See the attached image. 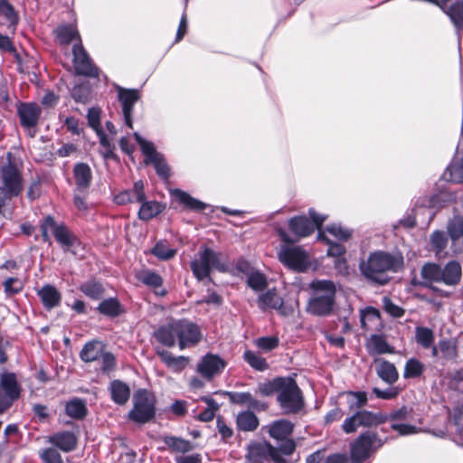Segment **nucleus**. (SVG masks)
Returning a JSON list of instances; mask_svg holds the SVG:
<instances>
[{
	"label": "nucleus",
	"mask_w": 463,
	"mask_h": 463,
	"mask_svg": "<svg viewBox=\"0 0 463 463\" xmlns=\"http://www.w3.org/2000/svg\"><path fill=\"white\" fill-rule=\"evenodd\" d=\"M326 232L334 236L335 239L343 241H348L352 234L353 231L343 226L341 223H332L326 227Z\"/></svg>",
	"instance_id": "864d4df0"
},
{
	"label": "nucleus",
	"mask_w": 463,
	"mask_h": 463,
	"mask_svg": "<svg viewBox=\"0 0 463 463\" xmlns=\"http://www.w3.org/2000/svg\"><path fill=\"white\" fill-rule=\"evenodd\" d=\"M156 416V397L146 389H138L133 396V408L128 419L137 424H146Z\"/></svg>",
	"instance_id": "39448f33"
},
{
	"label": "nucleus",
	"mask_w": 463,
	"mask_h": 463,
	"mask_svg": "<svg viewBox=\"0 0 463 463\" xmlns=\"http://www.w3.org/2000/svg\"><path fill=\"white\" fill-rule=\"evenodd\" d=\"M243 358L245 362L257 371L263 372L269 368L266 359L253 351L246 350L243 354Z\"/></svg>",
	"instance_id": "8fccbe9b"
},
{
	"label": "nucleus",
	"mask_w": 463,
	"mask_h": 463,
	"mask_svg": "<svg viewBox=\"0 0 463 463\" xmlns=\"http://www.w3.org/2000/svg\"><path fill=\"white\" fill-rule=\"evenodd\" d=\"M0 186L10 191L12 194L19 196L22 194L24 188L23 178L14 165L8 163L2 166Z\"/></svg>",
	"instance_id": "dca6fc26"
},
{
	"label": "nucleus",
	"mask_w": 463,
	"mask_h": 463,
	"mask_svg": "<svg viewBox=\"0 0 463 463\" xmlns=\"http://www.w3.org/2000/svg\"><path fill=\"white\" fill-rule=\"evenodd\" d=\"M386 422V418L381 411L374 412L368 410H358L346 417L341 429L345 434L355 433L359 428L373 429Z\"/></svg>",
	"instance_id": "0eeeda50"
},
{
	"label": "nucleus",
	"mask_w": 463,
	"mask_h": 463,
	"mask_svg": "<svg viewBox=\"0 0 463 463\" xmlns=\"http://www.w3.org/2000/svg\"><path fill=\"white\" fill-rule=\"evenodd\" d=\"M154 256L161 260H168L175 257L176 250L170 248L166 242L158 241L151 250Z\"/></svg>",
	"instance_id": "5fc2aeb1"
},
{
	"label": "nucleus",
	"mask_w": 463,
	"mask_h": 463,
	"mask_svg": "<svg viewBox=\"0 0 463 463\" xmlns=\"http://www.w3.org/2000/svg\"><path fill=\"white\" fill-rule=\"evenodd\" d=\"M449 17L453 24L456 33L458 35V41H460V33H463V0L457 1L452 4L445 12Z\"/></svg>",
	"instance_id": "2f4dec72"
},
{
	"label": "nucleus",
	"mask_w": 463,
	"mask_h": 463,
	"mask_svg": "<svg viewBox=\"0 0 463 463\" xmlns=\"http://www.w3.org/2000/svg\"><path fill=\"white\" fill-rule=\"evenodd\" d=\"M279 260L286 267L296 271L303 272L309 266L308 255L299 246L281 248Z\"/></svg>",
	"instance_id": "ddd939ff"
},
{
	"label": "nucleus",
	"mask_w": 463,
	"mask_h": 463,
	"mask_svg": "<svg viewBox=\"0 0 463 463\" xmlns=\"http://www.w3.org/2000/svg\"><path fill=\"white\" fill-rule=\"evenodd\" d=\"M247 285L254 291L259 292L267 288L268 282L264 274L255 271L249 275L247 279Z\"/></svg>",
	"instance_id": "6e6d98bb"
},
{
	"label": "nucleus",
	"mask_w": 463,
	"mask_h": 463,
	"mask_svg": "<svg viewBox=\"0 0 463 463\" xmlns=\"http://www.w3.org/2000/svg\"><path fill=\"white\" fill-rule=\"evenodd\" d=\"M312 290L307 309L308 313L326 317L332 313L335 303L336 288L332 280L317 279L310 283Z\"/></svg>",
	"instance_id": "f03ea898"
},
{
	"label": "nucleus",
	"mask_w": 463,
	"mask_h": 463,
	"mask_svg": "<svg viewBox=\"0 0 463 463\" xmlns=\"http://www.w3.org/2000/svg\"><path fill=\"white\" fill-rule=\"evenodd\" d=\"M117 90L118 98L122 107L125 124L129 128H133L132 114L135 104L140 99L139 90L137 89H125L119 86L117 87Z\"/></svg>",
	"instance_id": "2eb2a0df"
},
{
	"label": "nucleus",
	"mask_w": 463,
	"mask_h": 463,
	"mask_svg": "<svg viewBox=\"0 0 463 463\" xmlns=\"http://www.w3.org/2000/svg\"><path fill=\"white\" fill-rule=\"evenodd\" d=\"M17 116L22 128H25L32 137L35 136L34 128L42 115V109L34 102H17Z\"/></svg>",
	"instance_id": "f8f14e48"
},
{
	"label": "nucleus",
	"mask_w": 463,
	"mask_h": 463,
	"mask_svg": "<svg viewBox=\"0 0 463 463\" xmlns=\"http://www.w3.org/2000/svg\"><path fill=\"white\" fill-rule=\"evenodd\" d=\"M246 458L248 463H265L268 459L274 463H288L279 454L277 448L267 441L249 445Z\"/></svg>",
	"instance_id": "9b49d317"
},
{
	"label": "nucleus",
	"mask_w": 463,
	"mask_h": 463,
	"mask_svg": "<svg viewBox=\"0 0 463 463\" xmlns=\"http://www.w3.org/2000/svg\"><path fill=\"white\" fill-rule=\"evenodd\" d=\"M37 295L41 298L43 307L51 310L58 307L61 300V295L57 288L50 284L43 285Z\"/></svg>",
	"instance_id": "393cba45"
},
{
	"label": "nucleus",
	"mask_w": 463,
	"mask_h": 463,
	"mask_svg": "<svg viewBox=\"0 0 463 463\" xmlns=\"http://www.w3.org/2000/svg\"><path fill=\"white\" fill-rule=\"evenodd\" d=\"M139 203H141V205L138 210L137 216L139 220L144 222H147L155 218L165 210V205L157 201H147L145 199L144 201L139 202Z\"/></svg>",
	"instance_id": "c756f323"
},
{
	"label": "nucleus",
	"mask_w": 463,
	"mask_h": 463,
	"mask_svg": "<svg viewBox=\"0 0 463 463\" xmlns=\"http://www.w3.org/2000/svg\"><path fill=\"white\" fill-rule=\"evenodd\" d=\"M403 266V258L384 250L371 252L359 262V270L364 279L377 285L390 281L389 272H398Z\"/></svg>",
	"instance_id": "f257e3e1"
},
{
	"label": "nucleus",
	"mask_w": 463,
	"mask_h": 463,
	"mask_svg": "<svg viewBox=\"0 0 463 463\" xmlns=\"http://www.w3.org/2000/svg\"><path fill=\"white\" fill-rule=\"evenodd\" d=\"M76 192L84 194L90 187L92 180V172L86 163H77L73 167Z\"/></svg>",
	"instance_id": "aec40b11"
},
{
	"label": "nucleus",
	"mask_w": 463,
	"mask_h": 463,
	"mask_svg": "<svg viewBox=\"0 0 463 463\" xmlns=\"http://www.w3.org/2000/svg\"><path fill=\"white\" fill-rule=\"evenodd\" d=\"M72 54L73 66L77 75L90 78H97L99 76V68L91 61V59L80 43L73 45Z\"/></svg>",
	"instance_id": "4468645a"
},
{
	"label": "nucleus",
	"mask_w": 463,
	"mask_h": 463,
	"mask_svg": "<svg viewBox=\"0 0 463 463\" xmlns=\"http://www.w3.org/2000/svg\"><path fill=\"white\" fill-rule=\"evenodd\" d=\"M111 400L118 405H124L130 397L129 386L120 380H113L109 387Z\"/></svg>",
	"instance_id": "bb28decb"
},
{
	"label": "nucleus",
	"mask_w": 463,
	"mask_h": 463,
	"mask_svg": "<svg viewBox=\"0 0 463 463\" xmlns=\"http://www.w3.org/2000/svg\"><path fill=\"white\" fill-rule=\"evenodd\" d=\"M146 199V194L144 191V183L138 180L134 183L131 189L124 190L118 194L114 201L117 204L124 205L127 203H139Z\"/></svg>",
	"instance_id": "6ab92c4d"
},
{
	"label": "nucleus",
	"mask_w": 463,
	"mask_h": 463,
	"mask_svg": "<svg viewBox=\"0 0 463 463\" xmlns=\"http://www.w3.org/2000/svg\"><path fill=\"white\" fill-rule=\"evenodd\" d=\"M16 194H12L10 191L5 190L0 186V215L6 219H12L14 208L12 206V200L17 197Z\"/></svg>",
	"instance_id": "37998d69"
},
{
	"label": "nucleus",
	"mask_w": 463,
	"mask_h": 463,
	"mask_svg": "<svg viewBox=\"0 0 463 463\" xmlns=\"http://www.w3.org/2000/svg\"><path fill=\"white\" fill-rule=\"evenodd\" d=\"M71 97L78 103H87L90 99V89L84 85H76L71 90Z\"/></svg>",
	"instance_id": "69168bd1"
},
{
	"label": "nucleus",
	"mask_w": 463,
	"mask_h": 463,
	"mask_svg": "<svg viewBox=\"0 0 463 463\" xmlns=\"http://www.w3.org/2000/svg\"><path fill=\"white\" fill-rule=\"evenodd\" d=\"M80 290L92 299L101 298L104 293L102 285L96 280H88L82 283L80 286Z\"/></svg>",
	"instance_id": "09e8293b"
},
{
	"label": "nucleus",
	"mask_w": 463,
	"mask_h": 463,
	"mask_svg": "<svg viewBox=\"0 0 463 463\" xmlns=\"http://www.w3.org/2000/svg\"><path fill=\"white\" fill-rule=\"evenodd\" d=\"M172 194L185 209L190 211L202 212L208 206L203 202L191 196L188 193L181 189H175Z\"/></svg>",
	"instance_id": "cd10ccee"
},
{
	"label": "nucleus",
	"mask_w": 463,
	"mask_h": 463,
	"mask_svg": "<svg viewBox=\"0 0 463 463\" xmlns=\"http://www.w3.org/2000/svg\"><path fill=\"white\" fill-rule=\"evenodd\" d=\"M293 424L287 420H279L269 427V434L271 438L280 440L288 438L293 431Z\"/></svg>",
	"instance_id": "473e14b6"
},
{
	"label": "nucleus",
	"mask_w": 463,
	"mask_h": 463,
	"mask_svg": "<svg viewBox=\"0 0 463 463\" xmlns=\"http://www.w3.org/2000/svg\"><path fill=\"white\" fill-rule=\"evenodd\" d=\"M257 347L264 352H269L276 349L279 345V339L277 336H262L255 340Z\"/></svg>",
	"instance_id": "13d9d810"
},
{
	"label": "nucleus",
	"mask_w": 463,
	"mask_h": 463,
	"mask_svg": "<svg viewBox=\"0 0 463 463\" xmlns=\"http://www.w3.org/2000/svg\"><path fill=\"white\" fill-rule=\"evenodd\" d=\"M101 359L100 370L103 373L109 374L114 371L117 365L116 357L110 352H103L99 357Z\"/></svg>",
	"instance_id": "680f3d73"
},
{
	"label": "nucleus",
	"mask_w": 463,
	"mask_h": 463,
	"mask_svg": "<svg viewBox=\"0 0 463 463\" xmlns=\"http://www.w3.org/2000/svg\"><path fill=\"white\" fill-rule=\"evenodd\" d=\"M318 239L324 240L327 243V245H328L327 255L328 256L341 257L346 251V249L343 244L331 241L330 240L326 238L322 234L321 232H319V233H318Z\"/></svg>",
	"instance_id": "052dcab7"
},
{
	"label": "nucleus",
	"mask_w": 463,
	"mask_h": 463,
	"mask_svg": "<svg viewBox=\"0 0 463 463\" xmlns=\"http://www.w3.org/2000/svg\"><path fill=\"white\" fill-rule=\"evenodd\" d=\"M277 402L286 414H298L304 410L303 393L294 378L286 377L282 388L277 395Z\"/></svg>",
	"instance_id": "423d86ee"
},
{
	"label": "nucleus",
	"mask_w": 463,
	"mask_h": 463,
	"mask_svg": "<svg viewBox=\"0 0 463 463\" xmlns=\"http://www.w3.org/2000/svg\"><path fill=\"white\" fill-rule=\"evenodd\" d=\"M222 254L208 247H202L197 257L190 263V268L198 280L210 278L211 271H225L226 265L222 262Z\"/></svg>",
	"instance_id": "7ed1b4c3"
},
{
	"label": "nucleus",
	"mask_w": 463,
	"mask_h": 463,
	"mask_svg": "<svg viewBox=\"0 0 463 463\" xmlns=\"http://www.w3.org/2000/svg\"><path fill=\"white\" fill-rule=\"evenodd\" d=\"M346 397V403L350 412L354 413L358 410H364V407L367 404L368 397L365 392H354L349 391L345 393Z\"/></svg>",
	"instance_id": "e433bc0d"
},
{
	"label": "nucleus",
	"mask_w": 463,
	"mask_h": 463,
	"mask_svg": "<svg viewBox=\"0 0 463 463\" xmlns=\"http://www.w3.org/2000/svg\"><path fill=\"white\" fill-rule=\"evenodd\" d=\"M376 364V373L381 380L388 384H393L398 381L399 373L392 363L379 359Z\"/></svg>",
	"instance_id": "a878e982"
},
{
	"label": "nucleus",
	"mask_w": 463,
	"mask_h": 463,
	"mask_svg": "<svg viewBox=\"0 0 463 463\" xmlns=\"http://www.w3.org/2000/svg\"><path fill=\"white\" fill-rule=\"evenodd\" d=\"M154 337L157 342L165 346H175L177 339L175 332V320L169 322L167 325L159 326L154 332Z\"/></svg>",
	"instance_id": "b1692460"
},
{
	"label": "nucleus",
	"mask_w": 463,
	"mask_h": 463,
	"mask_svg": "<svg viewBox=\"0 0 463 463\" xmlns=\"http://www.w3.org/2000/svg\"><path fill=\"white\" fill-rule=\"evenodd\" d=\"M47 442L63 452H71L76 449L78 439L77 436L69 430H62L53 433L47 438Z\"/></svg>",
	"instance_id": "a211bd4d"
},
{
	"label": "nucleus",
	"mask_w": 463,
	"mask_h": 463,
	"mask_svg": "<svg viewBox=\"0 0 463 463\" xmlns=\"http://www.w3.org/2000/svg\"><path fill=\"white\" fill-rule=\"evenodd\" d=\"M163 441L174 452L186 453L194 449L190 440L175 436H164Z\"/></svg>",
	"instance_id": "a19ab883"
},
{
	"label": "nucleus",
	"mask_w": 463,
	"mask_h": 463,
	"mask_svg": "<svg viewBox=\"0 0 463 463\" xmlns=\"http://www.w3.org/2000/svg\"><path fill=\"white\" fill-rule=\"evenodd\" d=\"M175 332L180 350L195 346L203 339L200 326L188 319L175 320Z\"/></svg>",
	"instance_id": "9d476101"
},
{
	"label": "nucleus",
	"mask_w": 463,
	"mask_h": 463,
	"mask_svg": "<svg viewBox=\"0 0 463 463\" xmlns=\"http://www.w3.org/2000/svg\"><path fill=\"white\" fill-rule=\"evenodd\" d=\"M384 444L378 433L372 430L362 432L350 445L352 463H363L371 454L377 451Z\"/></svg>",
	"instance_id": "20e7f679"
},
{
	"label": "nucleus",
	"mask_w": 463,
	"mask_h": 463,
	"mask_svg": "<svg viewBox=\"0 0 463 463\" xmlns=\"http://www.w3.org/2000/svg\"><path fill=\"white\" fill-rule=\"evenodd\" d=\"M53 236L64 251L74 253L73 248L80 245L78 237L73 234L64 224L55 228Z\"/></svg>",
	"instance_id": "4be33fe9"
},
{
	"label": "nucleus",
	"mask_w": 463,
	"mask_h": 463,
	"mask_svg": "<svg viewBox=\"0 0 463 463\" xmlns=\"http://www.w3.org/2000/svg\"><path fill=\"white\" fill-rule=\"evenodd\" d=\"M226 362L218 354L211 353L202 357L197 364V372L206 380H212L220 374L225 368Z\"/></svg>",
	"instance_id": "f3484780"
},
{
	"label": "nucleus",
	"mask_w": 463,
	"mask_h": 463,
	"mask_svg": "<svg viewBox=\"0 0 463 463\" xmlns=\"http://www.w3.org/2000/svg\"><path fill=\"white\" fill-rule=\"evenodd\" d=\"M89 126L94 129L97 134L102 132L100 129V109L96 107L90 108L87 113Z\"/></svg>",
	"instance_id": "e2e57ef3"
},
{
	"label": "nucleus",
	"mask_w": 463,
	"mask_h": 463,
	"mask_svg": "<svg viewBox=\"0 0 463 463\" xmlns=\"http://www.w3.org/2000/svg\"><path fill=\"white\" fill-rule=\"evenodd\" d=\"M461 277V266L456 260H451L448 262L442 268V278L441 282L446 285L453 286L457 285Z\"/></svg>",
	"instance_id": "72a5a7b5"
},
{
	"label": "nucleus",
	"mask_w": 463,
	"mask_h": 463,
	"mask_svg": "<svg viewBox=\"0 0 463 463\" xmlns=\"http://www.w3.org/2000/svg\"><path fill=\"white\" fill-rule=\"evenodd\" d=\"M442 177L448 182H463V156L461 158H454L444 171Z\"/></svg>",
	"instance_id": "f704fd0d"
},
{
	"label": "nucleus",
	"mask_w": 463,
	"mask_h": 463,
	"mask_svg": "<svg viewBox=\"0 0 463 463\" xmlns=\"http://www.w3.org/2000/svg\"><path fill=\"white\" fill-rule=\"evenodd\" d=\"M104 352V345L101 342L93 340L86 343L80 352V358L85 363L98 360Z\"/></svg>",
	"instance_id": "7c9ffc66"
},
{
	"label": "nucleus",
	"mask_w": 463,
	"mask_h": 463,
	"mask_svg": "<svg viewBox=\"0 0 463 463\" xmlns=\"http://www.w3.org/2000/svg\"><path fill=\"white\" fill-rule=\"evenodd\" d=\"M21 394L16 374L11 372L0 373V414L6 411Z\"/></svg>",
	"instance_id": "1a4fd4ad"
},
{
	"label": "nucleus",
	"mask_w": 463,
	"mask_h": 463,
	"mask_svg": "<svg viewBox=\"0 0 463 463\" xmlns=\"http://www.w3.org/2000/svg\"><path fill=\"white\" fill-rule=\"evenodd\" d=\"M439 348L441 358L446 361H452L458 357V347L455 340L441 339L439 341Z\"/></svg>",
	"instance_id": "49530a36"
},
{
	"label": "nucleus",
	"mask_w": 463,
	"mask_h": 463,
	"mask_svg": "<svg viewBox=\"0 0 463 463\" xmlns=\"http://www.w3.org/2000/svg\"><path fill=\"white\" fill-rule=\"evenodd\" d=\"M431 250L436 256L440 258L443 256L444 250L448 244V234L443 231H434L430 237Z\"/></svg>",
	"instance_id": "79ce46f5"
},
{
	"label": "nucleus",
	"mask_w": 463,
	"mask_h": 463,
	"mask_svg": "<svg viewBox=\"0 0 463 463\" xmlns=\"http://www.w3.org/2000/svg\"><path fill=\"white\" fill-rule=\"evenodd\" d=\"M279 444L277 449L279 450V454L290 456L296 450V442L292 439H285L279 440Z\"/></svg>",
	"instance_id": "338daca9"
},
{
	"label": "nucleus",
	"mask_w": 463,
	"mask_h": 463,
	"mask_svg": "<svg viewBox=\"0 0 463 463\" xmlns=\"http://www.w3.org/2000/svg\"><path fill=\"white\" fill-rule=\"evenodd\" d=\"M56 38L60 44H69L75 39H80L77 29L71 24L61 25L56 30Z\"/></svg>",
	"instance_id": "c03bdc74"
},
{
	"label": "nucleus",
	"mask_w": 463,
	"mask_h": 463,
	"mask_svg": "<svg viewBox=\"0 0 463 463\" xmlns=\"http://www.w3.org/2000/svg\"><path fill=\"white\" fill-rule=\"evenodd\" d=\"M288 227L291 232L298 239L307 237L316 230V225L304 215L290 218L288 221Z\"/></svg>",
	"instance_id": "412c9836"
},
{
	"label": "nucleus",
	"mask_w": 463,
	"mask_h": 463,
	"mask_svg": "<svg viewBox=\"0 0 463 463\" xmlns=\"http://www.w3.org/2000/svg\"><path fill=\"white\" fill-rule=\"evenodd\" d=\"M97 310L104 316L116 317L122 314L123 307L116 298H109L99 304Z\"/></svg>",
	"instance_id": "58836bf2"
},
{
	"label": "nucleus",
	"mask_w": 463,
	"mask_h": 463,
	"mask_svg": "<svg viewBox=\"0 0 463 463\" xmlns=\"http://www.w3.org/2000/svg\"><path fill=\"white\" fill-rule=\"evenodd\" d=\"M39 458L43 463H64L63 458L55 448H45L39 451Z\"/></svg>",
	"instance_id": "4d7b16f0"
},
{
	"label": "nucleus",
	"mask_w": 463,
	"mask_h": 463,
	"mask_svg": "<svg viewBox=\"0 0 463 463\" xmlns=\"http://www.w3.org/2000/svg\"><path fill=\"white\" fill-rule=\"evenodd\" d=\"M286 377H277L272 381L260 383L259 385V392L262 396H270L273 393L279 394Z\"/></svg>",
	"instance_id": "3c124183"
},
{
	"label": "nucleus",
	"mask_w": 463,
	"mask_h": 463,
	"mask_svg": "<svg viewBox=\"0 0 463 463\" xmlns=\"http://www.w3.org/2000/svg\"><path fill=\"white\" fill-rule=\"evenodd\" d=\"M424 371L423 364L416 359L410 358L404 366L403 377L405 379L420 377Z\"/></svg>",
	"instance_id": "603ef678"
},
{
	"label": "nucleus",
	"mask_w": 463,
	"mask_h": 463,
	"mask_svg": "<svg viewBox=\"0 0 463 463\" xmlns=\"http://www.w3.org/2000/svg\"><path fill=\"white\" fill-rule=\"evenodd\" d=\"M137 279L144 285L154 288L156 295L163 297L166 294V290L162 288L163 279L157 272L151 269H144L137 274Z\"/></svg>",
	"instance_id": "5701e85b"
},
{
	"label": "nucleus",
	"mask_w": 463,
	"mask_h": 463,
	"mask_svg": "<svg viewBox=\"0 0 463 463\" xmlns=\"http://www.w3.org/2000/svg\"><path fill=\"white\" fill-rule=\"evenodd\" d=\"M420 275L427 282H441L442 268L436 263H426L420 269Z\"/></svg>",
	"instance_id": "a18cd8bd"
},
{
	"label": "nucleus",
	"mask_w": 463,
	"mask_h": 463,
	"mask_svg": "<svg viewBox=\"0 0 463 463\" xmlns=\"http://www.w3.org/2000/svg\"><path fill=\"white\" fill-rule=\"evenodd\" d=\"M257 302L259 308L262 311H265L267 308L279 310L284 305L282 298L279 296L275 288L260 294Z\"/></svg>",
	"instance_id": "c85d7f7f"
},
{
	"label": "nucleus",
	"mask_w": 463,
	"mask_h": 463,
	"mask_svg": "<svg viewBox=\"0 0 463 463\" xmlns=\"http://www.w3.org/2000/svg\"><path fill=\"white\" fill-rule=\"evenodd\" d=\"M66 414L74 420L83 419L88 412L86 402L80 398H73L65 404Z\"/></svg>",
	"instance_id": "4c0bfd02"
},
{
	"label": "nucleus",
	"mask_w": 463,
	"mask_h": 463,
	"mask_svg": "<svg viewBox=\"0 0 463 463\" xmlns=\"http://www.w3.org/2000/svg\"><path fill=\"white\" fill-rule=\"evenodd\" d=\"M415 339L418 345L428 349L432 346L434 343V333L429 327L417 326L415 328Z\"/></svg>",
	"instance_id": "de8ad7c7"
},
{
	"label": "nucleus",
	"mask_w": 463,
	"mask_h": 463,
	"mask_svg": "<svg viewBox=\"0 0 463 463\" xmlns=\"http://www.w3.org/2000/svg\"><path fill=\"white\" fill-rule=\"evenodd\" d=\"M383 304L384 311L387 314H389L391 317H394V318H400L405 313V310L402 307H401L400 306L394 304L391 300V298H389L387 297L383 298Z\"/></svg>",
	"instance_id": "0e129e2a"
},
{
	"label": "nucleus",
	"mask_w": 463,
	"mask_h": 463,
	"mask_svg": "<svg viewBox=\"0 0 463 463\" xmlns=\"http://www.w3.org/2000/svg\"><path fill=\"white\" fill-rule=\"evenodd\" d=\"M5 292L7 294H17L23 289L22 283L15 278H8L3 283Z\"/></svg>",
	"instance_id": "774afa93"
},
{
	"label": "nucleus",
	"mask_w": 463,
	"mask_h": 463,
	"mask_svg": "<svg viewBox=\"0 0 463 463\" xmlns=\"http://www.w3.org/2000/svg\"><path fill=\"white\" fill-rule=\"evenodd\" d=\"M133 136L145 156L144 164L146 165H153L156 175L163 180H168L170 177V167L164 155L156 150L154 143L142 137L139 133L135 132Z\"/></svg>",
	"instance_id": "6e6552de"
},
{
	"label": "nucleus",
	"mask_w": 463,
	"mask_h": 463,
	"mask_svg": "<svg viewBox=\"0 0 463 463\" xmlns=\"http://www.w3.org/2000/svg\"><path fill=\"white\" fill-rule=\"evenodd\" d=\"M237 427L242 431H253L259 426V419L250 411H241L237 415Z\"/></svg>",
	"instance_id": "ea45409f"
},
{
	"label": "nucleus",
	"mask_w": 463,
	"mask_h": 463,
	"mask_svg": "<svg viewBox=\"0 0 463 463\" xmlns=\"http://www.w3.org/2000/svg\"><path fill=\"white\" fill-rule=\"evenodd\" d=\"M369 353L373 354H393L394 348L391 346L382 335H373L368 342Z\"/></svg>",
	"instance_id": "c9c22d12"
},
{
	"label": "nucleus",
	"mask_w": 463,
	"mask_h": 463,
	"mask_svg": "<svg viewBox=\"0 0 463 463\" xmlns=\"http://www.w3.org/2000/svg\"><path fill=\"white\" fill-rule=\"evenodd\" d=\"M99 145L102 147L100 153L105 159H116L117 155L114 152L115 146H112L107 137L106 134L99 132Z\"/></svg>",
	"instance_id": "bf43d9fd"
}]
</instances>
